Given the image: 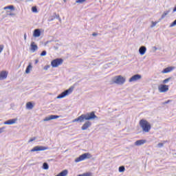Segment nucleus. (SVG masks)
I'll return each mask as SVG.
<instances>
[{
  "instance_id": "obj_1",
  "label": "nucleus",
  "mask_w": 176,
  "mask_h": 176,
  "mask_svg": "<svg viewBox=\"0 0 176 176\" xmlns=\"http://www.w3.org/2000/svg\"><path fill=\"white\" fill-rule=\"evenodd\" d=\"M98 117L96 116V113L94 111L87 113V114H82L78 118L73 120V123L75 122H80L82 123L84 120H94V119H98Z\"/></svg>"
},
{
  "instance_id": "obj_2",
  "label": "nucleus",
  "mask_w": 176,
  "mask_h": 176,
  "mask_svg": "<svg viewBox=\"0 0 176 176\" xmlns=\"http://www.w3.org/2000/svg\"><path fill=\"white\" fill-rule=\"evenodd\" d=\"M139 124L142 129V131L144 133H149V131H151V129H152L151 123H149V122H148L146 120H140Z\"/></svg>"
},
{
  "instance_id": "obj_3",
  "label": "nucleus",
  "mask_w": 176,
  "mask_h": 176,
  "mask_svg": "<svg viewBox=\"0 0 176 176\" xmlns=\"http://www.w3.org/2000/svg\"><path fill=\"white\" fill-rule=\"evenodd\" d=\"M91 154L90 153H85L75 160L76 163H79V162H83V160H86V159H91Z\"/></svg>"
},
{
  "instance_id": "obj_4",
  "label": "nucleus",
  "mask_w": 176,
  "mask_h": 176,
  "mask_svg": "<svg viewBox=\"0 0 176 176\" xmlns=\"http://www.w3.org/2000/svg\"><path fill=\"white\" fill-rule=\"evenodd\" d=\"M64 60L62 58H56L51 62V65L53 68H57L59 65H61Z\"/></svg>"
},
{
  "instance_id": "obj_5",
  "label": "nucleus",
  "mask_w": 176,
  "mask_h": 176,
  "mask_svg": "<svg viewBox=\"0 0 176 176\" xmlns=\"http://www.w3.org/2000/svg\"><path fill=\"white\" fill-rule=\"evenodd\" d=\"M126 82V78L122 76H117L114 78L113 83H116L117 85H123Z\"/></svg>"
},
{
  "instance_id": "obj_6",
  "label": "nucleus",
  "mask_w": 176,
  "mask_h": 176,
  "mask_svg": "<svg viewBox=\"0 0 176 176\" xmlns=\"http://www.w3.org/2000/svg\"><path fill=\"white\" fill-rule=\"evenodd\" d=\"M74 91V88L71 87L65 91L62 92L60 94H59L57 96V98H64V97H67V96H69V94H71Z\"/></svg>"
},
{
  "instance_id": "obj_7",
  "label": "nucleus",
  "mask_w": 176,
  "mask_h": 176,
  "mask_svg": "<svg viewBox=\"0 0 176 176\" xmlns=\"http://www.w3.org/2000/svg\"><path fill=\"white\" fill-rule=\"evenodd\" d=\"M168 87L169 86L167 85H160L158 87V90L160 93H166L168 91Z\"/></svg>"
},
{
  "instance_id": "obj_8",
  "label": "nucleus",
  "mask_w": 176,
  "mask_h": 176,
  "mask_svg": "<svg viewBox=\"0 0 176 176\" xmlns=\"http://www.w3.org/2000/svg\"><path fill=\"white\" fill-rule=\"evenodd\" d=\"M47 149V147L42 146H34L30 152H39L41 151H46Z\"/></svg>"
},
{
  "instance_id": "obj_9",
  "label": "nucleus",
  "mask_w": 176,
  "mask_h": 176,
  "mask_svg": "<svg viewBox=\"0 0 176 176\" xmlns=\"http://www.w3.org/2000/svg\"><path fill=\"white\" fill-rule=\"evenodd\" d=\"M30 50L31 52H32V53H35V52H36V50H38V45H36V43L35 42L32 41L30 43Z\"/></svg>"
},
{
  "instance_id": "obj_10",
  "label": "nucleus",
  "mask_w": 176,
  "mask_h": 176,
  "mask_svg": "<svg viewBox=\"0 0 176 176\" xmlns=\"http://www.w3.org/2000/svg\"><path fill=\"white\" fill-rule=\"evenodd\" d=\"M8 75H9V72L7 71L0 72V80L6 79V78H8Z\"/></svg>"
},
{
  "instance_id": "obj_11",
  "label": "nucleus",
  "mask_w": 176,
  "mask_h": 176,
  "mask_svg": "<svg viewBox=\"0 0 176 176\" xmlns=\"http://www.w3.org/2000/svg\"><path fill=\"white\" fill-rule=\"evenodd\" d=\"M60 118V116H54V115H51L48 117H46L44 120L43 122H49V120H53L54 119H58Z\"/></svg>"
},
{
  "instance_id": "obj_12",
  "label": "nucleus",
  "mask_w": 176,
  "mask_h": 176,
  "mask_svg": "<svg viewBox=\"0 0 176 176\" xmlns=\"http://www.w3.org/2000/svg\"><path fill=\"white\" fill-rule=\"evenodd\" d=\"M141 78V75L140 74L134 75L129 79V82H137V80H140Z\"/></svg>"
},
{
  "instance_id": "obj_13",
  "label": "nucleus",
  "mask_w": 176,
  "mask_h": 176,
  "mask_svg": "<svg viewBox=\"0 0 176 176\" xmlns=\"http://www.w3.org/2000/svg\"><path fill=\"white\" fill-rule=\"evenodd\" d=\"M175 69V67H168L162 70V74H168V72H171V71H174Z\"/></svg>"
},
{
  "instance_id": "obj_14",
  "label": "nucleus",
  "mask_w": 176,
  "mask_h": 176,
  "mask_svg": "<svg viewBox=\"0 0 176 176\" xmlns=\"http://www.w3.org/2000/svg\"><path fill=\"white\" fill-rule=\"evenodd\" d=\"M91 126V122L90 121H87L85 122V124L82 126L81 129L82 130H87L89 127Z\"/></svg>"
},
{
  "instance_id": "obj_15",
  "label": "nucleus",
  "mask_w": 176,
  "mask_h": 176,
  "mask_svg": "<svg viewBox=\"0 0 176 176\" xmlns=\"http://www.w3.org/2000/svg\"><path fill=\"white\" fill-rule=\"evenodd\" d=\"M146 140H137L135 142V145H136L137 146H140L141 145H144V144H146Z\"/></svg>"
},
{
  "instance_id": "obj_16",
  "label": "nucleus",
  "mask_w": 176,
  "mask_h": 176,
  "mask_svg": "<svg viewBox=\"0 0 176 176\" xmlns=\"http://www.w3.org/2000/svg\"><path fill=\"white\" fill-rule=\"evenodd\" d=\"M139 52H140V54H141L142 56H144V54L146 53V47L145 46L140 47L139 49Z\"/></svg>"
},
{
  "instance_id": "obj_17",
  "label": "nucleus",
  "mask_w": 176,
  "mask_h": 176,
  "mask_svg": "<svg viewBox=\"0 0 176 176\" xmlns=\"http://www.w3.org/2000/svg\"><path fill=\"white\" fill-rule=\"evenodd\" d=\"M16 122H17V118L11 119V120H8L4 122V124H14V123H16Z\"/></svg>"
},
{
  "instance_id": "obj_18",
  "label": "nucleus",
  "mask_w": 176,
  "mask_h": 176,
  "mask_svg": "<svg viewBox=\"0 0 176 176\" xmlns=\"http://www.w3.org/2000/svg\"><path fill=\"white\" fill-rule=\"evenodd\" d=\"M33 35L35 38L41 36V30L39 29L34 30Z\"/></svg>"
},
{
  "instance_id": "obj_19",
  "label": "nucleus",
  "mask_w": 176,
  "mask_h": 176,
  "mask_svg": "<svg viewBox=\"0 0 176 176\" xmlns=\"http://www.w3.org/2000/svg\"><path fill=\"white\" fill-rule=\"evenodd\" d=\"M27 109H32L34 108V104L31 102H28L26 103Z\"/></svg>"
},
{
  "instance_id": "obj_20",
  "label": "nucleus",
  "mask_w": 176,
  "mask_h": 176,
  "mask_svg": "<svg viewBox=\"0 0 176 176\" xmlns=\"http://www.w3.org/2000/svg\"><path fill=\"white\" fill-rule=\"evenodd\" d=\"M32 69V65H31V63H30L25 69V74H30Z\"/></svg>"
},
{
  "instance_id": "obj_21",
  "label": "nucleus",
  "mask_w": 176,
  "mask_h": 176,
  "mask_svg": "<svg viewBox=\"0 0 176 176\" xmlns=\"http://www.w3.org/2000/svg\"><path fill=\"white\" fill-rule=\"evenodd\" d=\"M77 176H93V173L91 172H86V173L80 174Z\"/></svg>"
},
{
  "instance_id": "obj_22",
  "label": "nucleus",
  "mask_w": 176,
  "mask_h": 176,
  "mask_svg": "<svg viewBox=\"0 0 176 176\" xmlns=\"http://www.w3.org/2000/svg\"><path fill=\"white\" fill-rule=\"evenodd\" d=\"M6 9H10V10H14V6H9L4 8V10H6Z\"/></svg>"
},
{
  "instance_id": "obj_23",
  "label": "nucleus",
  "mask_w": 176,
  "mask_h": 176,
  "mask_svg": "<svg viewBox=\"0 0 176 176\" xmlns=\"http://www.w3.org/2000/svg\"><path fill=\"white\" fill-rule=\"evenodd\" d=\"M170 13V11H165L161 16V19H164Z\"/></svg>"
},
{
  "instance_id": "obj_24",
  "label": "nucleus",
  "mask_w": 176,
  "mask_h": 176,
  "mask_svg": "<svg viewBox=\"0 0 176 176\" xmlns=\"http://www.w3.org/2000/svg\"><path fill=\"white\" fill-rule=\"evenodd\" d=\"M43 168L44 170H49V165L47 163L45 162L43 165Z\"/></svg>"
},
{
  "instance_id": "obj_25",
  "label": "nucleus",
  "mask_w": 176,
  "mask_h": 176,
  "mask_svg": "<svg viewBox=\"0 0 176 176\" xmlns=\"http://www.w3.org/2000/svg\"><path fill=\"white\" fill-rule=\"evenodd\" d=\"M170 80H171V77H169L168 78H166L165 80H164L162 81V83H164V85H166V83H168V82H170Z\"/></svg>"
},
{
  "instance_id": "obj_26",
  "label": "nucleus",
  "mask_w": 176,
  "mask_h": 176,
  "mask_svg": "<svg viewBox=\"0 0 176 176\" xmlns=\"http://www.w3.org/2000/svg\"><path fill=\"white\" fill-rule=\"evenodd\" d=\"M125 168H124V166H120L119 167V172L120 173H124Z\"/></svg>"
},
{
  "instance_id": "obj_27",
  "label": "nucleus",
  "mask_w": 176,
  "mask_h": 176,
  "mask_svg": "<svg viewBox=\"0 0 176 176\" xmlns=\"http://www.w3.org/2000/svg\"><path fill=\"white\" fill-rule=\"evenodd\" d=\"M32 12L34 13H37L38 12V9L36 7H32Z\"/></svg>"
},
{
  "instance_id": "obj_28",
  "label": "nucleus",
  "mask_w": 176,
  "mask_h": 176,
  "mask_svg": "<svg viewBox=\"0 0 176 176\" xmlns=\"http://www.w3.org/2000/svg\"><path fill=\"white\" fill-rule=\"evenodd\" d=\"M5 46L3 45H0V53H2Z\"/></svg>"
},
{
  "instance_id": "obj_29",
  "label": "nucleus",
  "mask_w": 176,
  "mask_h": 176,
  "mask_svg": "<svg viewBox=\"0 0 176 176\" xmlns=\"http://www.w3.org/2000/svg\"><path fill=\"white\" fill-rule=\"evenodd\" d=\"M77 3H83V2H86V0H77Z\"/></svg>"
},
{
  "instance_id": "obj_30",
  "label": "nucleus",
  "mask_w": 176,
  "mask_h": 176,
  "mask_svg": "<svg viewBox=\"0 0 176 176\" xmlns=\"http://www.w3.org/2000/svg\"><path fill=\"white\" fill-rule=\"evenodd\" d=\"M40 56H41V57H43V56H46V51H43L41 53Z\"/></svg>"
},
{
  "instance_id": "obj_31",
  "label": "nucleus",
  "mask_w": 176,
  "mask_h": 176,
  "mask_svg": "<svg viewBox=\"0 0 176 176\" xmlns=\"http://www.w3.org/2000/svg\"><path fill=\"white\" fill-rule=\"evenodd\" d=\"M36 140V138H30L28 142H32V141H35Z\"/></svg>"
},
{
  "instance_id": "obj_32",
  "label": "nucleus",
  "mask_w": 176,
  "mask_h": 176,
  "mask_svg": "<svg viewBox=\"0 0 176 176\" xmlns=\"http://www.w3.org/2000/svg\"><path fill=\"white\" fill-rule=\"evenodd\" d=\"M174 25H176V19L170 24V27H174Z\"/></svg>"
},
{
  "instance_id": "obj_33",
  "label": "nucleus",
  "mask_w": 176,
  "mask_h": 176,
  "mask_svg": "<svg viewBox=\"0 0 176 176\" xmlns=\"http://www.w3.org/2000/svg\"><path fill=\"white\" fill-rule=\"evenodd\" d=\"M152 25H151V27H155V25H156V24H157V22H154V21H153L152 22Z\"/></svg>"
},
{
  "instance_id": "obj_34",
  "label": "nucleus",
  "mask_w": 176,
  "mask_h": 176,
  "mask_svg": "<svg viewBox=\"0 0 176 176\" xmlns=\"http://www.w3.org/2000/svg\"><path fill=\"white\" fill-rule=\"evenodd\" d=\"M159 148H162L164 144L163 143H159L158 144Z\"/></svg>"
},
{
  "instance_id": "obj_35",
  "label": "nucleus",
  "mask_w": 176,
  "mask_h": 176,
  "mask_svg": "<svg viewBox=\"0 0 176 176\" xmlns=\"http://www.w3.org/2000/svg\"><path fill=\"white\" fill-rule=\"evenodd\" d=\"M168 102H171L170 100H167L166 102H164L163 104H168Z\"/></svg>"
},
{
  "instance_id": "obj_36",
  "label": "nucleus",
  "mask_w": 176,
  "mask_h": 176,
  "mask_svg": "<svg viewBox=\"0 0 176 176\" xmlns=\"http://www.w3.org/2000/svg\"><path fill=\"white\" fill-rule=\"evenodd\" d=\"M98 35V34H97V33H93L92 34V36H97Z\"/></svg>"
},
{
  "instance_id": "obj_37",
  "label": "nucleus",
  "mask_w": 176,
  "mask_h": 176,
  "mask_svg": "<svg viewBox=\"0 0 176 176\" xmlns=\"http://www.w3.org/2000/svg\"><path fill=\"white\" fill-rule=\"evenodd\" d=\"M48 68H50V66L49 65H47L44 67V69H47Z\"/></svg>"
},
{
  "instance_id": "obj_38",
  "label": "nucleus",
  "mask_w": 176,
  "mask_h": 176,
  "mask_svg": "<svg viewBox=\"0 0 176 176\" xmlns=\"http://www.w3.org/2000/svg\"><path fill=\"white\" fill-rule=\"evenodd\" d=\"M3 129H5V128H1L0 129V134H1V133H2L3 131Z\"/></svg>"
},
{
  "instance_id": "obj_39",
  "label": "nucleus",
  "mask_w": 176,
  "mask_h": 176,
  "mask_svg": "<svg viewBox=\"0 0 176 176\" xmlns=\"http://www.w3.org/2000/svg\"><path fill=\"white\" fill-rule=\"evenodd\" d=\"M24 39H25V41L27 39V34H24Z\"/></svg>"
},
{
  "instance_id": "obj_40",
  "label": "nucleus",
  "mask_w": 176,
  "mask_h": 176,
  "mask_svg": "<svg viewBox=\"0 0 176 176\" xmlns=\"http://www.w3.org/2000/svg\"><path fill=\"white\" fill-rule=\"evenodd\" d=\"M38 61H39V60H35V62H36V64H38Z\"/></svg>"
}]
</instances>
